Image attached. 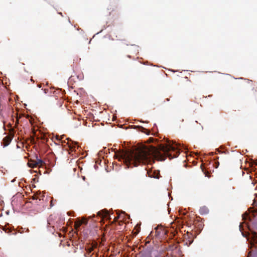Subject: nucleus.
Returning a JSON list of instances; mask_svg holds the SVG:
<instances>
[{
	"label": "nucleus",
	"mask_w": 257,
	"mask_h": 257,
	"mask_svg": "<svg viewBox=\"0 0 257 257\" xmlns=\"http://www.w3.org/2000/svg\"><path fill=\"white\" fill-rule=\"evenodd\" d=\"M149 176L154 178L159 179L160 178V173L158 171H154L153 172L150 171L148 172Z\"/></svg>",
	"instance_id": "5"
},
{
	"label": "nucleus",
	"mask_w": 257,
	"mask_h": 257,
	"mask_svg": "<svg viewBox=\"0 0 257 257\" xmlns=\"http://www.w3.org/2000/svg\"><path fill=\"white\" fill-rule=\"evenodd\" d=\"M13 138V136H12V135H9V136H7L6 137H5L3 140V142H2L3 146L4 147L8 146L11 142Z\"/></svg>",
	"instance_id": "4"
},
{
	"label": "nucleus",
	"mask_w": 257,
	"mask_h": 257,
	"mask_svg": "<svg viewBox=\"0 0 257 257\" xmlns=\"http://www.w3.org/2000/svg\"><path fill=\"white\" fill-rule=\"evenodd\" d=\"M179 154L178 145L168 143L161 144L159 148L143 145L133 151L121 152L120 157L127 168H133L141 164H152L155 160L164 161L167 158L171 160L177 157Z\"/></svg>",
	"instance_id": "1"
},
{
	"label": "nucleus",
	"mask_w": 257,
	"mask_h": 257,
	"mask_svg": "<svg viewBox=\"0 0 257 257\" xmlns=\"http://www.w3.org/2000/svg\"><path fill=\"white\" fill-rule=\"evenodd\" d=\"M135 228L136 229V232L135 233L136 234H137L140 231V225H139L138 224L136 225L135 227Z\"/></svg>",
	"instance_id": "13"
},
{
	"label": "nucleus",
	"mask_w": 257,
	"mask_h": 257,
	"mask_svg": "<svg viewBox=\"0 0 257 257\" xmlns=\"http://www.w3.org/2000/svg\"><path fill=\"white\" fill-rule=\"evenodd\" d=\"M37 197L36 195L33 196V199H37Z\"/></svg>",
	"instance_id": "15"
},
{
	"label": "nucleus",
	"mask_w": 257,
	"mask_h": 257,
	"mask_svg": "<svg viewBox=\"0 0 257 257\" xmlns=\"http://www.w3.org/2000/svg\"><path fill=\"white\" fill-rule=\"evenodd\" d=\"M6 232H7L8 233H10V232H12V234H14V235H15L17 233L16 231L15 230H11V229H7V230H6Z\"/></svg>",
	"instance_id": "12"
},
{
	"label": "nucleus",
	"mask_w": 257,
	"mask_h": 257,
	"mask_svg": "<svg viewBox=\"0 0 257 257\" xmlns=\"http://www.w3.org/2000/svg\"><path fill=\"white\" fill-rule=\"evenodd\" d=\"M183 121H184V119H182V120H181V121H182V122H183Z\"/></svg>",
	"instance_id": "19"
},
{
	"label": "nucleus",
	"mask_w": 257,
	"mask_h": 257,
	"mask_svg": "<svg viewBox=\"0 0 257 257\" xmlns=\"http://www.w3.org/2000/svg\"><path fill=\"white\" fill-rule=\"evenodd\" d=\"M135 128H137V127L138 128L140 131H141L142 132H143V133H145V134H146L147 135H149V134H150V131L148 130H147V129H146V128H144V127H143L142 126H135Z\"/></svg>",
	"instance_id": "8"
},
{
	"label": "nucleus",
	"mask_w": 257,
	"mask_h": 257,
	"mask_svg": "<svg viewBox=\"0 0 257 257\" xmlns=\"http://www.w3.org/2000/svg\"><path fill=\"white\" fill-rule=\"evenodd\" d=\"M38 86H39V87L40 88L41 87V85H39Z\"/></svg>",
	"instance_id": "18"
},
{
	"label": "nucleus",
	"mask_w": 257,
	"mask_h": 257,
	"mask_svg": "<svg viewBox=\"0 0 257 257\" xmlns=\"http://www.w3.org/2000/svg\"><path fill=\"white\" fill-rule=\"evenodd\" d=\"M79 220L80 221V222H82V224H87L88 222V220L84 218H83L81 219H79Z\"/></svg>",
	"instance_id": "11"
},
{
	"label": "nucleus",
	"mask_w": 257,
	"mask_h": 257,
	"mask_svg": "<svg viewBox=\"0 0 257 257\" xmlns=\"http://www.w3.org/2000/svg\"><path fill=\"white\" fill-rule=\"evenodd\" d=\"M92 254H91V253L87 252V251L85 256L86 257H92Z\"/></svg>",
	"instance_id": "14"
},
{
	"label": "nucleus",
	"mask_w": 257,
	"mask_h": 257,
	"mask_svg": "<svg viewBox=\"0 0 257 257\" xmlns=\"http://www.w3.org/2000/svg\"><path fill=\"white\" fill-rule=\"evenodd\" d=\"M96 246L97 244H94L93 245H91V246H89L86 249V251H87V252L91 253V252L93 251V250L96 247Z\"/></svg>",
	"instance_id": "9"
},
{
	"label": "nucleus",
	"mask_w": 257,
	"mask_h": 257,
	"mask_svg": "<svg viewBox=\"0 0 257 257\" xmlns=\"http://www.w3.org/2000/svg\"><path fill=\"white\" fill-rule=\"evenodd\" d=\"M35 158L36 160H33L32 159L29 160L28 162L29 167L32 168H34L37 167L39 168L42 167L45 164L44 162L42 159H39L37 156H36Z\"/></svg>",
	"instance_id": "3"
},
{
	"label": "nucleus",
	"mask_w": 257,
	"mask_h": 257,
	"mask_svg": "<svg viewBox=\"0 0 257 257\" xmlns=\"http://www.w3.org/2000/svg\"><path fill=\"white\" fill-rule=\"evenodd\" d=\"M127 57H128V58H131V56L130 55H127Z\"/></svg>",
	"instance_id": "17"
},
{
	"label": "nucleus",
	"mask_w": 257,
	"mask_h": 257,
	"mask_svg": "<svg viewBox=\"0 0 257 257\" xmlns=\"http://www.w3.org/2000/svg\"><path fill=\"white\" fill-rule=\"evenodd\" d=\"M118 218V216L116 217H115L114 218V221H116L117 220V219Z\"/></svg>",
	"instance_id": "16"
},
{
	"label": "nucleus",
	"mask_w": 257,
	"mask_h": 257,
	"mask_svg": "<svg viewBox=\"0 0 257 257\" xmlns=\"http://www.w3.org/2000/svg\"><path fill=\"white\" fill-rule=\"evenodd\" d=\"M199 212L201 215L206 214L209 212V209L206 206H202L200 207Z\"/></svg>",
	"instance_id": "7"
},
{
	"label": "nucleus",
	"mask_w": 257,
	"mask_h": 257,
	"mask_svg": "<svg viewBox=\"0 0 257 257\" xmlns=\"http://www.w3.org/2000/svg\"><path fill=\"white\" fill-rule=\"evenodd\" d=\"M155 231H151L150 234V237L155 236L158 237H164L167 235L168 231L162 226H157L155 228Z\"/></svg>",
	"instance_id": "2"
},
{
	"label": "nucleus",
	"mask_w": 257,
	"mask_h": 257,
	"mask_svg": "<svg viewBox=\"0 0 257 257\" xmlns=\"http://www.w3.org/2000/svg\"><path fill=\"white\" fill-rule=\"evenodd\" d=\"M82 225V222H80V221L77 220L76 222L75 223V227L77 229L78 227H79Z\"/></svg>",
	"instance_id": "10"
},
{
	"label": "nucleus",
	"mask_w": 257,
	"mask_h": 257,
	"mask_svg": "<svg viewBox=\"0 0 257 257\" xmlns=\"http://www.w3.org/2000/svg\"><path fill=\"white\" fill-rule=\"evenodd\" d=\"M98 215L103 218H106L109 215L108 212L106 210H101L97 213Z\"/></svg>",
	"instance_id": "6"
}]
</instances>
